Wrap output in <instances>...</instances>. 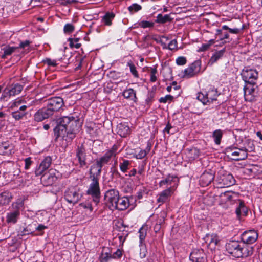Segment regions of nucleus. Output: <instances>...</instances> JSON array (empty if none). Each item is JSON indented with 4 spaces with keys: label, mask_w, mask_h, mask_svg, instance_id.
Segmentation results:
<instances>
[{
    "label": "nucleus",
    "mask_w": 262,
    "mask_h": 262,
    "mask_svg": "<svg viewBox=\"0 0 262 262\" xmlns=\"http://www.w3.org/2000/svg\"><path fill=\"white\" fill-rule=\"evenodd\" d=\"M77 122L73 117L64 116L58 119L57 126L55 127L54 134L56 139L60 137L68 138L71 140L75 137Z\"/></svg>",
    "instance_id": "1"
},
{
    "label": "nucleus",
    "mask_w": 262,
    "mask_h": 262,
    "mask_svg": "<svg viewBox=\"0 0 262 262\" xmlns=\"http://www.w3.org/2000/svg\"><path fill=\"white\" fill-rule=\"evenodd\" d=\"M91 183L86 190V194L91 195L94 202L97 204L100 201V188L99 180L97 178H89Z\"/></svg>",
    "instance_id": "2"
},
{
    "label": "nucleus",
    "mask_w": 262,
    "mask_h": 262,
    "mask_svg": "<svg viewBox=\"0 0 262 262\" xmlns=\"http://www.w3.org/2000/svg\"><path fill=\"white\" fill-rule=\"evenodd\" d=\"M64 105L63 100L61 97H52L46 101V108L53 116L54 114L60 111Z\"/></svg>",
    "instance_id": "3"
},
{
    "label": "nucleus",
    "mask_w": 262,
    "mask_h": 262,
    "mask_svg": "<svg viewBox=\"0 0 262 262\" xmlns=\"http://www.w3.org/2000/svg\"><path fill=\"white\" fill-rule=\"evenodd\" d=\"M218 93L216 89H210L208 92H201L198 93L197 99L204 105L216 100Z\"/></svg>",
    "instance_id": "4"
},
{
    "label": "nucleus",
    "mask_w": 262,
    "mask_h": 262,
    "mask_svg": "<svg viewBox=\"0 0 262 262\" xmlns=\"http://www.w3.org/2000/svg\"><path fill=\"white\" fill-rule=\"evenodd\" d=\"M241 76L245 83L256 84L258 74V72L249 67H245L242 71Z\"/></svg>",
    "instance_id": "5"
},
{
    "label": "nucleus",
    "mask_w": 262,
    "mask_h": 262,
    "mask_svg": "<svg viewBox=\"0 0 262 262\" xmlns=\"http://www.w3.org/2000/svg\"><path fill=\"white\" fill-rule=\"evenodd\" d=\"M226 150L227 153H230L231 156L234 157L232 159L235 161L245 160L248 156V149L246 147L238 149L234 147H229Z\"/></svg>",
    "instance_id": "6"
},
{
    "label": "nucleus",
    "mask_w": 262,
    "mask_h": 262,
    "mask_svg": "<svg viewBox=\"0 0 262 262\" xmlns=\"http://www.w3.org/2000/svg\"><path fill=\"white\" fill-rule=\"evenodd\" d=\"M119 195V191L114 189H111L106 191L104 194V200L105 205L112 210L114 205L117 202Z\"/></svg>",
    "instance_id": "7"
},
{
    "label": "nucleus",
    "mask_w": 262,
    "mask_h": 262,
    "mask_svg": "<svg viewBox=\"0 0 262 262\" xmlns=\"http://www.w3.org/2000/svg\"><path fill=\"white\" fill-rule=\"evenodd\" d=\"M216 182L220 187H228L234 185L235 180L231 174L224 173L219 175L216 179Z\"/></svg>",
    "instance_id": "8"
},
{
    "label": "nucleus",
    "mask_w": 262,
    "mask_h": 262,
    "mask_svg": "<svg viewBox=\"0 0 262 262\" xmlns=\"http://www.w3.org/2000/svg\"><path fill=\"white\" fill-rule=\"evenodd\" d=\"M81 194L79 190H77L76 188L72 187L68 189L65 192L64 199L70 203L76 204L81 199Z\"/></svg>",
    "instance_id": "9"
},
{
    "label": "nucleus",
    "mask_w": 262,
    "mask_h": 262,
    "mask_svg": "<svg viewBox=\"0 0 262 262\" xmlns=\"http://www.w3.org/2000/svg\"><path fill=\"white\" fill-rule=\"evenodd\" d=\"M201 61L196 60L184 71L183 78H189L198 74L201 70Z\"/></svg>",
    "instance_id": "10"
},
{
    "label": "nucleus",
    "mask_w": 262,
    "mask_h": 262,
    "mask_svg": "<svg viewBox=\"0 0 262 262\" xmlns=\"http://www.w3.org/2000/svg\"><path fill=\"white\" fill-rule=\"evenodd\" d=\"M56 170L51 169L49 171L44 173L41 178V182L46 186H51L57 180L56 176Z\"/></svg>",
    "instance_id": "11"
},
{
    "label": "nucleus",
    "mask_w": 262,
    "mask_h": 262,
    "mask_svg": "<svg viewBox=\"0 0 262 262\" xmlns=\"http://www.w3.org/2000/svg\"><path fill=\"white\" fill-rule=\"evenodd\" d=\"M255 84L247 83L244 86L243 90L245 99L246 101H252L256 97L257 92H256Z\"/></svg>",
    "instance_id": "12"
},
{
    "label": "nucleus",
    "mask_w": 262,
    "mask_h": 262,
    "mask_svg": "<svg viewBox=\"0 0 262 262\" xmlns=\"http://www.w3.org/2000/svg\"><path fill=\"white\" fill-rule=\"evenodd\" d=\"M258 238V233L254 230H251L244 232L241 235L242 243L251 245L254 243Z\"/></svg>",
    "instance_id": "13"
},
{
    "label": "nucleus",
    "mask_w": 262,
    "mask_h": 262,
    "mask_svg": "<svg viewBox=\"0 0 262 262\" xmlns=\"http://www.w3.org/2000/svg\"><path fill=\"white\" fill-rule=\"evenodd\" d=\"M147 230V225H143L142 226V227L140 228L139 231L140 247V256L142 258H144L146 256V254L147 252L145 246L143 243L146 236Z\"/></svg>",
    "instance_id": "14"
},
{
    "label": "nucleus",
    "mask_w": 262,
    "mask_h": 262,
    "mask_svg": "<svg viewBox=\"0 0 262 262\" xmlns=\"http://www.w3.org/2000/svg\"><path fill=\"white\" fill-rule=\"evenodd\" d=\"M192 262H206V257L205 253L202 249H193L189 256Z\"/></svg>",
    "instance_id": "15"
},
{
    "label": "nucleus",
    "mask_w": 262,
    "mask_h": 262,
    "mask_svg": "<svg viewBox=\"0 0 262 262\" xmlns=\"http://www.w3.org/2000/svg\"><path fill=\"white\" fill-rule=\"evenodd\" d=\"M241 243L238 241H232L227 243L226 249L228 252L233 256L238 258Z\"/></svg>",
    "instance_id": "16"
},
{
    "label": "nucleus",
    "mask_w": 262,
    "mask_h": 262,
    "mask_svg": "<svg viewBox=\"0 0 262 262\" xmlns=\"http://www.w3.org/2000/svg\"><path fill=\"white\" fill-rule=\"evenodd\" d=\"M52 162V159L51 157L47 156L45 157L35 171L36 176L41 175L45 171L50 167Z\"/></svg>",
    "instance_id": "17"
},
{
    "label": "nucleus",
    "mask_w": 262,
    "mask_h": 262,
    "mask_svg": "<svg viewBox=\"0 0 262 262\" xmlns=\"http://www.w3.org/2000/svg\"><path fill=\"white\" fill-rule=\"evenodd\" d=\"M214 178V173L213 171H205L200 177V184L202 187L207 186L213 181Z\"/></svg>",
    "instance_id": "18"
},
{
    "label": "nucleus",
    "mask_w": 262,
    "mask_h": 262,
    "mask_svg": "<svg viewBox=\"0 0 262 262\" xmlns=\"http://www.w3.org/2000/svg\"><path fill=\"white\" fill-rule=\"evenodd\" d=\"M117 200L112 210H118L122 211L126 209L128 207L129 202L127 197H120V195H119Z\"/></svg>",
    "instance_id": "19"
},
{
    "label": "nucleus",
    "mask_w": 262,
    "mask_h": 262,
    "mask_svg": "<svg viewBox=\"0 0 262 262\" xmlns=\"http://www.w3.org/2000/svg\"><path fill=\"white\" fill-rule=\"evenodd\" d=\"M175 190L174 186H172L167 189L162 191L159 194L157 199V202L160 203V205L166 202L169 198L173 193Z\"/></svg>",
    "instance_id": "20"
},
{
    "label": "nucleus",
    "mask_w": 262,
    "mask_h": 262,
    "mask_svg": "<svg viewBox=\"0 0 262 262\" xmlns=\"http://www.w3.org/2000/svg\"><path fill=\"white\" fill-rule=\"evenodd\" d=\"M52 114L46 107L39 109L34 115V120L40 122L52 116Z\"/></svg>",
    "instance_id": "21"
},
{
    "label": "nucleus",
    "mask_w": 262,
    "mask_h": 262,
    "mask_svg": "<svg viewBox=\"0 0 262 262\" xmlns=\"http://www.w3.org/2000/svg\"><path fill=\"white\" fill-rule=\"evenodd\" d=\"M239 256V257H247L251 256L253 253V247L251 245L244 243H241Z\"/></svg>",
    "instance_id": "22"
},
{
    "label": "nucleus",
    "mask_w": 262,
    "mask_h": 262,
    "mask_svg": "<svg viewBox=\"0 0 262 262\" xmlns=\"http://www.w3.org/2000/svg\"><path fill=\"white\" fill-rule=\"evenodd\" d=\"M86 157L85 148L83 146L78 147L76 150V158L78 159L79 167L80 168H83L84 166L87 167Z\"/></svg>",
    "instance_id": "23"
},
{
    "label": "nucleus",
    "mask_w": 262,
    "mask_h": 262,
    "mask_svg": "<svg viewBox=\"0 0 262 262\" xmlns=\"http://www.w3.org/2000/svg\"><path fill=\"white\" fill-rule=\"evenodd\" d=\"M14 152V146L8 141L0 143V155H10Z\"/></svg>",
    "instance_id": "24"
},
{
    "label": "nucleus",
    "mask_w": 262,
    "mask_h": 262,
    "mask_svg": "<svg viewBox=\"0 0 262 262\" xmlns=\"http://www.w3.org/2000/svg\"><path fill=\"white\" fill-rule=\"evenodd\" d=\"M178 182L179 179L177 176L169 174L165 179L161 180L159 184L160 187H162L165 185H172L173 183V186H174L176 189Z\"/></svg>",
    "instance_id": "25"
},
{
    "label": "nucleus",
    "mask_w": 262,
    "mask_h": 262,
    "mask_svg": "<svg viewBox=\"0 0 262 262\" xmlns=\"http://www.w3.org/2000/svg\"><path fill=\"white\" fill-rule=\"evenodd\" d=\"M23 86L19 83H15L11 85L9 88L5 90L6 94H9V96H15L19 94L23 90Z\"/></svg>",
    "instance_id": "26"
},
{
    "label": "nucleus",
    "mask_w": 262,
    "mask_h": 262,
    "mask_svg": "<svg viewBox=\"0 0 262 262\" xmlns=\"http://www.w3.org/2000/svg\"><path fill=\"white\" fill-rule=\"evenodd\" d=\"M102 167H100L98 163L96 162L95 164H93L91 166L89 178L99 179L102 171Z\"/></svg>",
    "instance_id": "27"
},
{
    "label": "nucleus",
    "mask_w": 262,
    "mask_h": 262,
    "mask_svg": "<svg viewBox=\"0 0 262 262\" xmlns=\"http://www.w3.org/2000/svg\"><path fill=\"white\" fill-rule=\"evenodd\" d=\"M20 215L19 209H17L13 211L7 213L6 216V221L8 223L15 224Z\"/></svg>",
    "instance_id": "28"
},
{
    "label": "nucleus",
    "mask_w": 262,
    "mask_h": 262,
    "mask_svg": "<svg viewBox=\"0 0 262 262\" xmlns=\"http://www.w3.org/2000/svg\"><path fill=\"white\" fill-rule=\"evenodd\" d=\"M239 205L236 208L235 213L237 217L239 219L242 216H246L248 213V208L245 206L244 202L239 200Z\"/></svg>",
    "instance_id": "29"
},
{
    "label": "nucleus",
    "mask_w": 262,
    "mask_h": 262,
    "mask_svg": "<svg viewBox=\"0 0 262 262\" xmlns=\"http://www.w3.org/2000/svg\"><path fill=\"white\" fill-rule=\"evenodd\" d=\"M117 133L122 137H126L129 133V127L125 123H120L117 125Z\"/></svg>",
    "instance_id": "30"
},
{
    "label": "nucleus",
    "mask_w": 262,
    "mask_h": 262,
    "mask_svg": "<svg viewBox=\"0 0 262 262\" xmlns=\"http://www.w3.org/2000/svg\"><path fill=\"white\" fill-rule=\"evenodd\" d=\"M225 51V48H223L220 51L215 52L209 59L208 63L210 65L214 64L223 56Z\"/></svg>",
    "instance_id": "31"
},
{
    "label": "nucleus",
    "mask_w": 262,
    "mask_h": 262,
    "mask_svg": "<svg viewBox=\"0 0 262 262\" xmlns=\"http://www.w3.org/2000/svg\"><path fill=\"white\" fill-rule=\"evenodd\" d=\"M123 96L126 99H130L134 102H137V98L136 97V92L133 89L130 88L124 91Z\"/></svg>",
    "instance_id": "32"
},
{
    "label": "nucleus",
    "mask_w": 262,
    "mask_h": 262,
    "mask_svg": "<svg viewBox=\"0 0 262 262\" xmlns=\"http://www.w3.org/2000/svg\"><path fill=\"white\" fill-rule=\"evenodd\" d=\"M112 254L108 248H104L99 257L100 262H108L112 259Z\"/></svg>",
    "instance_id": "33"
},
{
    "label": "nucleus",
    "mask_w": 262,
    "mask_h": 262,
    "mask_svg": "<svg viewBox=\"0 0 262 262\" xmlns=\"http://www.w3.org/2000/svg\"><path fill=\"white\" fill-rule=\"evenodd\" d=\"M155 40L159 43H160L164 49H167L170 50H172L175 49L177 47V42L176 39L172 40L168 44V47H167L166 44L163 42L162 39H155Z\"/></svg>",
    "instance_id": "34"
},
{
    "label": "nucleus",
    "mask_w": 262,
    "mask_h": 262,
    "mask_svg": "<svg viewBox=\"0 0 262 262\" xmlns=\"http://www.w3.org/2000/svg\"><path fill=\"white\" fill-rule=\"evenodd\" d=\"M112 157V154L106 152L99 159L97 160L96 162L98 163L100 167H103L105 164H107L110 162Z\"/></svg>",
    "instance_id": "35"
},
{
    "label": "nucleus",
    "mask_w": 262,
    "mask_h": 262,
    "mask_svg": "<svg viewBox=\"0 0 262 262\" xmlns=\"http://www.w3.org/2000/svg\"><path fill=\"white\" fill-rule=\"evenodd\" d=\"M206 242L208 243V245L210 246H212L213 248H215V246L217 245L219 240V237L216 234H211L210 235H208L206 237Z\"/></svg>",
    "instance_id": "36"
},
{
    "label": "nucleus",
    "mask_w": 262,
    "mask_h": 262,
    "mask_svg": "<svg viewBox=\"0 0 262 262\" xmlns=\"http://www.w3.org/2000/svg\"><path fill=\"white\" fill-rule=\"evenodd\" d=\"M235 193L231 191H226L222 193L220 195V198L222 202L227 203L228 202L232 200L234 195H235Z\"/></svg>",
    "instance_id": "37"
},
{
    "label": "nucleus",
    "mask_w": 262,
    "mask_h": 262,
    "mask_svg": "<svg viewBox=\"0 0 262 262\" xmlns=\"http://www.w3.org/2000/svg\"><path fill=\"white\" fill-rule=\"evenodd\" d=\"M172 20V18L170 17L169 14H165L163 15L161 14H159L157 15L156 23L164 24L167 22H170Z\"/></svg>",
    "instance_id": "38"
},
{
    "label": "nucleus",
    "mask_w": 262,
    "mask_h": 262,
    "mask_svg": "<svg viewBox=\"0 0 262 262\" xmlns=\"http://www.w3.org/2000/svg\"><path fill=\"white\" fill-rule=\"evenodd\" d=\"M214 142L216 144L219 145L223 136V131L221 129H217L213 132L212 134Z\"/></svg>",
    "instance_id": "39"
},
{
    "label": "nucleus",
    "mask_w": 262,
    "mask_h": 262,
    "mask_svg": "<svg viewBox=\"0 0 262 262\" xmlns=\"http://www.w3.org/2000/svg\"><path fill=\"white\" fill-rule=\"evenodd\" d=\"M11 198L8 192L2 193L0 194V204L2 205L8 204L10 202Z\"/></svg>",
    "instance_id": "40"
},
{
    "label": "nucleus",
    "mask_w": 262,
    "mask_h": 262,
    "mask_svg": "<svg viewBox=\"0 0 262 262\" xmlns=\"http://www.w3.org/2000/svg\"><path fill=\"white\" fill-rule=\"evenodd\" d=\"M114 17L115 14L113 13L107 12L103 17L102 20L105 25L111 26L112 25V20Z\"/></svg>",
    "instance_id": "41"
},
{
    "label": "nucleus",
    "mask_w": 262,
    "mask_h": 262,
    "mask_svg": "<svg viewBox=\"0 0 262 262\" xmlns=\"http://www.w3.org/2000/svg\"><path fill=\"white\" fill-rule=\"evenodd\" d=\"M26 115V112L16 110L11 113V116L15 120H19Z\"/></svg>",
    "instance_id": "42"
},
{
    "label": "nucleus",
    "mask_w": 262,
    "mask_h": 262,
    "mask_svg": "<svg viewBox=\"0 0 262 262\" xmlns=\"http://www.w3.org/2000/svg\"><path fill=\"white\" fill-rule=\"evenodd\" d=\"M79 38H69L68 39L70 46L71 47H75L76 49H79L81 46V43H79Z\"/></svg>",
    "instance_id": "43"
},
{
    "label": "nucleus",
    "mask_w": 262,
    "mask_h": 262,
    "mask_svg": "<svg viewBox=\"0 0 262 262\" xmlns=\"http://www.w3.org/2000/svg\"><path fill=\"white\" fill-rule=\"evenodd\" d=\"M127 66L129 67L130 71L132 74L135 77H138L139 75L137 71L136 70V68L134 64L132 62V61H129L127 62Z\"/></svg>",
    "instance_id": "44"
},
{
    "label": "nucleus",
    "mask_w": 262,
    "mask_h": 262,
    "mask_svg": "<svg viewBox=\"0 0 262 262\" xmlns=\"http://www.w3.org/2000/svg\"><path fill=\"white\" fill-rule=\"evenodd\" d=\"M130 161L127 160H123V162L120 164V169L123 172H125L128 169Z\"/></svg>",
    "instance_id": "45"
},
{
    "label": "nucleus",
    "mask_w": 262,
    "mask_h": 262,
    "mask_svg": "<svg viewBox=\"0 0 262 262\" xmlns=\"http://www.w3.org/2000/svg\"><path fill=\"white\" fill-rule=\"evenodd\" d=\"M188 154L190 158L194 159L199 157V150L196 148H192L189 150Z\"/></svg>",
    "instance_id": "46"
},
{
    "label": "nucleus",
    "mask_w": 262,
    "mask_h": 262,
    "mask_svg": "<svg viewBox=\"0 0 262 262\" xmlns=\"http://www.w3.org/2000/svg\"><path fill=\"white\" fill-rule=\"evenodd\" d=\"M17 47H7L4 49V55H3V57H5L6 56L10 55L12 53H13L16 49H17Z\"/></svg>",
    "instance_id": "47"
},
{
    "label": "nucleus",
    "mask_w": 262,
    "mask_h": 262,
    "mask_svg": "<svg viewBox=\"0 0 262 262\" xmlns=\"http://www.w3.org/2000/svg\"><path fill=\"white\" fill-rule=\"evenodd\" d=\"M141 8H142L141 6H140V5H139L138 4L134 3V4H132L131 6H130L128 8V9L130 13H133V12H137V11L140 10L141 9Z\"/></svg>",
    "instance_id": "48"
},
{
    "label": "nucleus",
    "mask_w": 262,
    "mask_h": 262,
    "mask_svg": "<svg viewBox=\"0 0 262 262\" xmlns=\"http://www.w3.org/2000/svg\"><path fill=\"white\" fill-rule=\"evenodd\" d=\"M139 25L143 28H151L154 25V23L148 21H142L140 23Z\"/></svg>",
    "instance_id": "49"
},
{
    "label": "nucleus",
    "mask_w": 262,
    "mask_h": 262,
    "mask_svg": "<svg viewBox=\"0 0 262 262\" xmlns=\"http://www.w3.org/2000/svg\"><path fill=\"white\" fill-rule=\"evenodd\" d=\"M74 30V27L71 24H67L64 27V32L65 33H71Z\"/></svg>",
    "instance_id": "50"
},
{
    "label": "nucleus",
    "mask_w": 262,
    "mask_h": 262,
    "mask_svg": "<svg viewBox=\"0 0 262 262\" xmlns=\"http://www.w3.org/2000/svg\"><path fill=\"white\" fill-rule=\"evenodd\" d=\"M173 99V97L170 95H167L164 97H161L159 99L160 103H165L168 101H171Z\"/></svg>",
    "instance_id": "51"
},
{
    "label": "nucleus",
    "mask_w": 262,
    "mask_h": 262,
    "mask_svg": "<svg viewBox=\"0 0 262 262\" xmlns=\"http://www.w3.org/2000/svg\"><path fill=\"white\" fill-rule=\"evenodd\" d=\"M24 102L22 99L18 98L16 99L12 104L11 107H19L21 104H24Z\"/></svg>",
    "instance_id": "52"
},
{
    "label": "nucleus",
    "mask_w": 262,
    "mask_h": 262,
    "mask_svg": "<svg viewBox=\"0 0 262 262\" xmlns=\"http://www.w3.org/2000/svg\"><path fill=\"white\" fill-rule=\"evenodd\" d=\"M245 145H247L245 147H248V151H252L254 149V145L253 141L250 139H247L245 141Z\"/></svg>",
    "instance_id": "53"
},
{
    "label": "nucleus",
    "mask_w": 262,
    "mask_h": 262,
    "mask_svg": "<svg viewBox=\"0 0 262 262\" xmlns=\"http://www.w3.org/2000/svg\"><path fill=\"white\" fill-rule=\"evenodd\" d=\"M157 73V70L156 68H151L150 80L152 82H155L157 80V77L156 76Z\"/></svg>",
    "instance_id": "54"
},
{
    "label": "nucleus",
    "mask_w": 262,
    "mask_h": 262,
    "mask_svg": "<svg viewBox=\"0 0 262 262\" xmlns=\"http://www.w3.org/2000/svg\"><path fill=\"white\" fill-rule=\"evenodd\" d=\"M222 29L229 30L230 33H233V34H238L240 31L239 29H238V28L231 29V28H229L227 25L223 26Z\"/></svg>",
    "instance_id": "55"
},
{
    "label": "nucleus",
    "mask_w": 262,
    "mask_h": 262,
    "mask_svg": "<svg viewBox=\"0 0 262 262\" xmlns=\"http://www.w3.org/2000/svg\"><path fill=\"white\" fill-rule=\"evenodd\" d=\"M43 62L47 64L49 66L56 67L57 65L56 60H52L50 58H46V59L43 60Z\"/></svg>",
    "instance_id": "56"
},
{
    "label": "nucleus",
    "mask_w": 262,
    "mask_h": 262,
    "mask_svg": "<svg viewBox=\"0 0 262 262\" xmlns=\"http://www.w3.org/2000/svg\"><path fill=\"white\" fill-rule=\"evenodd\" d=\"M176 63L179 66H183L186 63V59L183 56L179 57L176 59Z\"/></svg>",
    "instance_id": "57"
},
{
    "label": "nucleus",
    "mask_w": 262,
    "mask_h": 262,
    "mask_svg": "<svg viewBox=\"0 0 262 262\" xmlns=\"http://www.w3.org/2000/svg\"><path fill=\"white\" fill-rule=\"evenodd\" d=\"M154 95L155 94L152 92H150L148 94L147 97L146 99V103H147V105H149L151 103L154 97Z\"/></svg>",
    "instance_id": "58"
},
{
    "label": "nucleus",
    "mask_w": 262,
    "mask_h": 262,
    "mask_svg": "<svg viewBox=\"0 0 262 262\" xmlns=\"http://www.w3.org/2000/svg\"><path fill=\"white\" fill-rule=\"evenodd\" d=\"M122 253L121 250L117 249V251L112 254V258H120L122 256Z\"/></svg>",
    "instance_id": "59"
},
{
    "label": "nucleus",
    "mask_w": 262,
    "mask_h": 262,
    "mask_svg": "<svg viewBox=\"0 0 262 262\" xmlns=\"http://www.w3.org/2000/svg\"><path fill=\"white\" fill-rule=\"evenodd\" d=\"M79 2L78 0H62L61 4L63 6H67L73 3H77Z\"/></svg>",
    "instance_id": "60"
},
{
    "label": "nucleus",
    "mask_w": 262,
    "mask_h": 262,
    "mask_svg": "<svg viewBox=\"0 0 262 262\" xmlns=\"http://www.w3.org/2000/svg\"><path fill=\"white\" fill-rule=\"evenodd\" d=\"M25 168L26 169H28L32 163V161H31V158L28 157L27 158H26L25 160Z\"/></svg>",
    "instance_id": "61"
},
{
    "label": "nucleus",
    "mask_w": 262,
    "mask_h": 262,
    "mask_svg": "<svg viewBox=\"0 0 262 262\" xmlns=\"http://www.w3.org/2000/svg\"><path fill=\"white\" fill-rule=\"evenodd\" d=\"M146 154H147V152L145 150H141L140 151V152L137 154L136 158L137 159H141L143 158L144 157H145V156L146 155Z\"/></svg>",
    "instance_id": "62"
},
{
    "label": "nucleus",
    "mask_w": 262,
    "mask_h": 262,
    "mask_svg": "<svg viewBox=\"0 0 262 262\" xmlns=\"http://www.w3.org/2000/svg\"><path fill=\"white\" fill-rule=\"evenodd\" d=\"M255 90L256 92H257L256 97L262 96V84L258 86L255 85Z\"/></svg>",
    "instance_id": "63"
},
{
    "label": "nucleus",
    "mask_w": 262,
    "mask_h": 262,
    "mask_svg": "<svg viewBox=\"0 0 262 262\" xmlns=\"http://www.w3.org/2000/svg\"><path fill=\"white\" fill-rule=\"evenodd\" d=\"M30 43V41L29 40H26L19 43V47L20 48H25V47H28Z\"/></svg>",
    "instance_id": "64"
}]
</instances>
